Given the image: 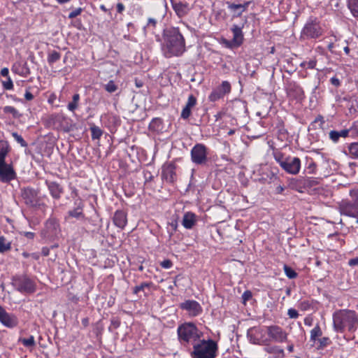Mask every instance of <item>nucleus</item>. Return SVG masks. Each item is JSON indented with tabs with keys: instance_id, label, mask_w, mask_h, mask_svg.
<instances>
[{
	"instance_id": "nucleus-30",
	"label": "nucleus",
	"mask_w": 358,
	"mask_h": 358,
	"mask_svg": "<svg viewBox=\"0 0 358 358\" xmlns=\"http://www.w3.org/2000/svg\"><path fill=\"white\" fill-rule=\"evenodd\" d=\"M172 6L177 15L180 17L185 16L187 13V7L182 3L172 2Z\"/></svg>"
},
{
	"instance_id": "nucleus-64",
	"label": "nucleus",
	"mask_w": 358,
	"mask_h": 358,
	"mask_svg": "<svg viewBox=\"0 0 358 358\" xmlns=\"http://www.w3.org/2000/svg\"><path fill=\"white\" fill-rule=\"evenodd\" d=\"M348 264L350 266H355L358 265V257L351 259L348 262Z\"/></svg>"
},
{
	"instance_id": "nucleus-4",
	"label": "nucleus",
	"mask_w": 358,
	"mask_h": 358,
	"mask_svg": "<svg viewBox=\"0 0 358 358\" xmlns=\"http://www.w3.org/2000/svg\"><path fill=\"white\" fill-rule=\"evenodd\" d=\"M218 351L217 343L213 339L202 337L190 351L192 358H215Z\"/></svg>"
},
{
	"instance_id": "nucleus-16",
	"label": "nucleus",
	"mask_w": 358,
	"mask_h": 358,
	"mask_svg": "<svg viewBox=\"0 0 358 358\" xmlns=\"http://www.w3.org/2000/svg\"><path fill=\"white\" fill-rule=\"evenodd\" d=\"M180 308L182 310H186L192 317H196L203 311L201 306L194 300L185 301L180 304Z\"/></svg>"
},
{
	"instance_id": "nucleus-40",
	"label": "nucleus",
	"mask_w": 358,
	"mask_h": 358,
	"mask_svg": "<svg viewBox=\"0 0 358 358\" xmlns=\"http://www.w3.org/2000/svg\"><path fill=\"white\" fill-rule=\"evenodd\" d=\"M3 111L5 114H11L13 117L18 118L21 116L17 110L11 106H6L3 108Z\"/></svg>"
},
{
	"instance_id": "nucleus-26",
	"label": "nucleus",
	"mask_w": 358,
	"mask_h": 358,
	"mask_svg": "<svg viewBox=\"0 0 358 358\" xmlns=\"http://www.w3.org/2000/svg\"><path fill=\"white\" fill-rule=\"evenodd\" d=\"M243 27V26L240 27L237 24H233L231 27V31L233 33L232 39L234 40V42L236 43V45L241 46L243 43L244 36L242 31Z\"/></svg>"
},
{
	"instance_id": "nucleus-19",
	"label": "nucleus",
	"mask_w": 358,
	"mask_h": 358,
	"mask_svg": "<svg viewBox=\"0 0 358 358\" xmlns=\"http://www.w3.org/2000/svg\"><path fill=\"white\" fill-rule=\"evenodd\" d=\"M45 183L51 196L55 199H59L64 193L63 187L59 183L49 180H45Z\"/></svg>"
},
{
	"instance_id": "nucleus-12",
	"label": "nucleus",
	"mask_w": 358,
	"mask_h": 358,
	"mask_svg": "<svg viewBox=\"0 0 358 358\" xmlns=\"http://www.w3.org/2000/svg\"><path fill=\"white\" fill-rule=\"evenodd\" d=\"M231 86L229 82L222 81L220 85L215 88L208 96V100L211 102H215L230 93Z\"/></svg>"
},
{
	"instance_id": "nucleus-24",
	"label": "nucleus",
	"mask_w": 358,
	"mask_h": 358,
	"mask_svg": "<svg viewBox=\"0 0 358 358\" xmlns=\"http://www.w3.org/2000/svg\"><path fill=\"white\" fill-rule=\"evenodd\" d=\"M113 223L116 227L124 229L127 223V213L122 210H116L113 216Z\"/></svg>"
},
{
	"instance_id": "nucleus-43",
	"label": "nucleus",
	"mask_w": 358,
	"mask_h": 358,
	"mask_svg": "<svg viewBox=\"0 0 358 358\" xmlns=\"http://www.w3.org/2000/svg\"><path fill=\"white\" fill-rule=\"evenodd\" d=\"M283 269L286 276L289 279H294L298 276L297 273L287 264L284 265Z\"/></svg>"
},
{
	"instance_id": "nucleus-57",
	"label": "nucleus",
	"mask_w": 358,
	"mask_h": 358,
	"mask_svg": "<svg viewBox=\"0 0 358 358\" xmlns=\"http://www.w3.org/2000/svg\"><path fill=\"white\" fill-rule=\"evenodd\" d=\"M160 265L164 268H170L173 266V263L170 259H164L160 263Z\"/></svg>"
},
{
	"instance_id": "nucleus-7",
	"label": "nucleus",
	"mask_w": 358,
	"mask_h": 358,
	"mask_svg": "<svg viewBox=\"0 0 358 358\" xmlns=\"http://www.w3.org/2000/svg\"><path fill=\"white\" fill-rule=\"evenodd\" d=\"M11 284L17 292L24 294H33L36 290L35 281L27 275L13 276Z\"/></svg>"
},
{
	"instance_id": "nucleus-62",
	"label": "nucleus",
	"mask_w": 358,
	"mask_h": 358,
	"mask_svg": "<svg viewBox=\"0 0 358 358\" xmlns=\"http://www.w3.org/2000/svg\"><path fill=\"white\" fill-rule=\"evenodd\" d=\"M330 83L331 85H334L335 87H338L341 85V82L339 79L336 77H332L330 79Z\"/></svg>"
},
{
	"instance_id": "nucleus-60",
	"label": "nucleus",
	"mask_w": 358,
	"mask_h": 358,
	"mask_svg": "<svg viewBox=\"0 0 358 358\" xmlns=\"http://www.w3.org/2000/svg\"><path fill=\"white\" fill-rule=\"evenodd\" d=\"M144 178L145 182H150L153 180L154 177L150 171H144Z\"/></svg>"
},
{
	"instance_id": "nucleus-56",
	"label": "nucleus",
	"mask_w": 358,
	"mask_h": 358,
	"mask_svg": "<svg viewBox=\"0 0 358 358\" xmlns=\"http://www.w3.org/2000/svg\"><path fill=\"white\" fill-rule=\"evenodd\" d=\"M287 315L289 317V318L296 319L299 317V313L294 308H289L287 310Z\"/></svg>"
},
{
	"instance_id": "nucleus-23",
	"label": "nucleus",
	"mask_w": 358,
	"mask_h": 358,
	"mask_svg": "<svg viewBox=\"0 0 358 358\" xmlns=\"http://www.w3.org/2000/svg\"><path fill=\"white\" fill-rule=\"evenodd\" d=\"M196 104V98L193 95L190 94L188 97L187 102L185 106L183 108L181 112V117L184 120H187L191 115L192 108Z\"/></svg>"
},
{
	"instance_id": "nucleus-63",
	"label": "nucleus",
	"mask_w": 358,
	"mask_h": 358,
	"mask_svg": "<svg viewBox=\"0 0 358 358\" xmlns=\"http://www.w3.org/2000/svg\"><path fill=\"white\" fill-rule=\"evenodd\" d=\"M24 98L27 101H31L34 99V95L29 92V90H27L24 94Z\"/></svg>"
},
{
	"instance_id": "nucleus-44",
	"label": "nucleus",
	"mask_w": 358,
	"mask_h": 358,
	"mask_svg": "<svg viewBox=\"0 0 358 358\" xmlns=\"http://www.w3.org/2000/svg\"><path fill=\"white\" fill-rule=\"evenodd\" d=\"M104 89L109 93L115 92L117 90V85L113 80H110L104 85Z\"/></svg>"
},
{
	"instance_id": "nucleus-42",
	"label": "nucleus",
	"mask_w": 358,
	"mask_h": 358,
	"mask_svg": "<svg viewBox=\"0 0 358 358\" xmlns=\"http://www.w3.org/2000/svg\"><path fill=\"white\" fill-rule=\"evenodd\" d=\"M18 341L23 344L24 347L31 348L35 345L34 337L33 336H30L29 338H20Z\"/></svg>"
},
{
	"instance_id": "nucleus-51",
	"label": "nucleus",
	"mask_w": 358,
	"mask_h": 358,
	"mask_svg": "<svg viewBox=\"0 0 358 358\" xmlns=\"http://www.w3.org/2000/svg\"><path fill=\"white\" fill-rule=\"evenodd\" d=\"M227 8L231 11L238 13L241 10V8L236 7V6H241V3L236 4L234 3H229V2H227Z\"/></svg>"
},
{
	"instance_id": "nucleus-38",
	"label": "nucleus",
	"mask_w": 358,
	"mask_h": 358,
	"mask_svg": "<svg viewBox=\"0 0 358 358\" xmlns=\"http://www.w3.org/2000/svg\"><path fill=\"white\" fill-rule=\"evenodd\" d=\"M153 285L152 282H143L141 285L133 288V294H138L140 292L144 291L146 288H150Z\"/></svg>"
},
{
	"instance_id": "nucleus-25",
	"label": "nucleus",
	"mask_w": 358,
	"mask_h": 358,
	"mask_svg": "<svg viewBox=\"0 0 358 358\" xmlns=\"http://www.w3.org/2000/svg\"><path fill=\"white\" fill-rule=\"evenodd\" d=\"M11 70L13 73L24 77H27L30 74V70L26 62L15 63Z\"/></svg>"
},
{
	"instance_id": "nucleus-14",
	"label": "nucleus",
	"mask_w": 358,
	"mask_h": 358,
	"mask_svg": "<svg viewBox=\"0 0 358 358\" xmlns=\"http://www.w3.org/2000/svg\"><path fill=\"white\" fill-rule=\"evenodd\" d=\"M16 177V173L11 164L6 162L0 164V182L8 183Z\"/></svg>"
},
{
	"instance_id": "nucleus-28",
	"label": "nucleus",
	"mask_w": 358,
	"mask_h": 358,
	"mask_svg": "<svg viewBox=\"0 0 358 358\" xmlns=\"http://www.w3.org/2000/svg\"><path fill=\"white\" fill-rule=\"evenodd\" d=\"M10 152L9 144L7 141L0 140V164L6 162V157Z\"/></svg>"
},
{
	"instance_id": "nucleus-6",
	"label": "nucleus",
	"mask_w": 358,
	"mask_h": 358,
	"mask_svg": "<svg viewBox=\"0 0 358 358\" xmlns=\"http://www.w3.org/2000/svg\"><path fill=\"white\" fill-rule=\"evenodd\" d=\"M323 34L320 21L317 17H310L305 24L301 32V38L303 40L316 39Z\"/></svg>"
},
{
	"instance_id": "nucleus-11",
	"label": "nucleus",
	"mask_w": 358,
	"mask_h": 358,
	"mask_svg": "<svg viewBox=\"0 0 358 358\" xmlns=\"http://www.w3.org/2000/svg\"><path fill=\"white\" fill-rule=\"evenodd\" d=\"M39 190L27 187L21 189V196L24 203L29 207H38L41 206Z\"/></svg>"
},
{
	"instance_id": "nucleus-9",
	"label": "nucleus",
	"mask_w": 358,
	"mask_h": 358,
	"mask_svg": "<svg viewBox=\"0 0 358 358\" xmlns=\"http://www.w3.org/2000/svg\"><path fill=\"white\" fill-rule=\"evenodd\" d=\"M268 338V344L271 342L285 343L287 342L288 334L281 327L278 325H271L265 327Z\"/></svg>"
},
{
	"instance_id": "nucleus-34",
	"label": "nucleus",
	"mask_w": 358,
	"mask_h": 358,
	"mask_svg": "<svg viewBox=\"0 0 358 358\" xmlns=\"http://www.w3.org/2000/svg\"><path fill=\"white\" fill-rule=\"evenodd\" d=\"M322 335V331L319 324H317L316 326L310 331V341L315 343L319 337Z\"/></svg>"
},
{
	"instance_id": "nucleus-17",
	"label": "nucleus",
	"mask_w": 358,
	"mask_h": 358,
	"mask_svg": "<svg viewBox=\"0 0 358 358\" xmlns=\"http://www.w3.org/2000/svg\"><path fill=\"white\" fill-rule=\"evenodd\" d=\"M0 322L8 328H13L17 326V317L11 313H8L6 310L0 306Z\"/></svg>"
},
{
	"instance_id": "nucleus-49",
	"label": "nucleus",
	"mask_w": 358,
	"mask_h": 358,
	"mask_svg": "<svg viewBox=\"0 0 358 358\" xmlns=\"http://www.w3.org/2000/svg\"><path fill=\"white\" fill-rule=\"evenodd\" d=\"M2 85H3V89L6 90H13V83L10 77L7 78L6 80L2 81Z\"/></svg>"
},
{
	"instance_id": "nucleus-22",
	"label": "nucleus",
	"mask_w": 358,
	"mask_h": 358,
	"mask_svg": "<svg viewBox=\"0 0 358 358\" xmlns=\"http://www.w3.org/2000/svg\"><path fill=\"white\" fill-rule=\"evenodd\" d=\"M50 120L64 129H67L69 127V119L63 113L52 114Z\"/></svg>"
},
{
	"instance_id": "nucleus-13",
	"label": "nucleus",
	"mask_w": 358,
	"mask_h": 358,
	"mask_svg": "<svg viewBox=\"0 0 358 358\" xmlns=\"http://www.w3.org/2000/svg\"><path fill=\"white\" fill-rule=\"evenodd\" d=\"M281 168L289 174L296 175L301 169V159L296 157L287 156Z\"/></svg>"
},
{
	"instance_id": "nucleus-46",
	"label": "nucleus",
	"mask_w": 358,
	"mask_h": 358,
	"mask_svg": "<svg viewBox=\"0 0 358 358\" xmlns=\"http://www.w3.org/2000/svg\"><path fill=\"white\" fill-rule=\"evenodd\" d=\"M317 341L319 343V348H324L331 343V341L328 337H322L321 338H318Z\"/></svg>"
},
{
	"instance_id": "nucleus-54",
	"label": "nucleus",
	"mask_w": 358,
	"mask_h": 358,
	"mask_svg": "<svg viewBox=\"0 0 358 358\" xmlns=\"http://www.w3.org/2000/svg\"><path fill=\"white\" fill-rule=\"evenodd\" d=\"M224 44L225 46L228 48L233 49L234 48L240 47L239 45H236V43L234 42V40L231 39V41L224 39Z\"/></svg>"
},
{
	"instance_id": "nucleus-5",
	"label": "nucleus",
	"mask_w": 358,
	"mask_h": 358,
	"mask_svg": "<svg viewBox=\"0 0 358 358\" xmlns=\"http://www.w3.org/2000/svg\"><path fill=\"white\" fill-rule=\"evenodd\" d=\"M350 196L351 200H342L338 203V210L341 215L358 218V189L350 190Z\"/></svg>"
},
{
	"instance_id": "nucleus-32",
	"label": "nucleus",
	"mask_w": 358,
	"mask_h": 358,
	"mask_svg": "<svg viewBox=\"0 0 358 358\" xmlns=\"http://www.w3.org/2000/svg\"><path fill=\"white\" fill-rule=\"evenodd\" d=\"M11 249V242L4 236H0V253H4Z\"/></svg>"
},
{
	"instance_id": "nucleus-3",
	"label": "nucleus",
	"mask_w": 358,
	"mask_h": 358,
	"mask_svg": "<svg viewBox=\"0 0 358 358\" xmlns=\"http://www.w3.org/2000/svg\"><path fill=\"white\" fill-rule=\"evenodd\" d=\"M178 340L188 350L203 337V333L193 322H185L178 327Z\"/></svg>"
},
{
	"instance_id": "nucleus-15",
	"label": "nucleus",
	"mask_w": 358,
	"mask_h": 358,
	"mask_svg": "<svg viewBox=\"0 0 358 358\" xmlns=\"http://www.w3.org/2000/svg\"><path fill=\"white\" fill-rule=\"evenodd\" d=\"M162 178L163 180L168 183H173L176 180V165L174 163H166L162 166Z\"/></svg>"
},
{
	"instance_id": "nucleus-18",
	"label": "nucleus",
	"mask_w": 358,
	"mask_h": 358,
	"mask_svg": "<svg viewBox=\"0 0 358 358\" xmlns=\"http://www.w3.org/2000/svg\"><path fill=\"white\" fill-rule=\"evenodd\" d=\"M84 206V201L80 198H78L74 201L73 208L68 211V216L78 220H85V215L83 213Z\"/></svg>"
},
{
	"instance_id": "nucleus-47",
	"label": "nucleus",
	"mask_w": 358,
	"mask_h": 358,
	"mask_svg": "<svg viewBox=\"0 0 358 358\" xmlns=\"http://www.w3.org/2000/svg\"><path fill=\"white\" fill-rule=\"evenodd\" d=\"M308 172L309 174H315L317 169V164L313 161V159H310V162L307 166Z\"/></svg>"
},
{
	"instance_id": "nucleus-27",
	"label": "nucleus",
	"mask_w": 358,
	"mask_h": 358,
	"mask_svg": "<svg viewBox=\"0 0 358 358\" xmlns=\"http://www.w3.org/2000/svg\"><path fill=\"white\" fill-rule=\"evenodd\" d=\"M196 222V215L192 212H187L184 214L182 224L187 229H192Z\"/></svg>"
},
{
	"instance_id": "nucleus-53",
	"label": "nucleus",
	"mask_w": 358,
	"mask_h": 358,
	"mask_svg": "<svg viewBox=\"0 0 358 358\" xmlns=\"http://www.w3.org/2000/svg\"><path fill=\"white\" fill-rule=\"evenodd\" d=\"M299 180L296 178H292L289 180L288 185L292 189L298 190Z\"/></svg>"
},
{
	"instance_id": "nucleus-58",
	"label": "nucleus",
	"mask_w": 358,
	"mask_h": 358,
	"mask_svg": "<svg viewBox=\"0 0 358 358\" xmlns=\"http://www.w3.org/2000/svg\"><path fill=\"white\" fill-rule=\"evenodd\" d=\"M352 134L354 136H358V121L355 122L351 126Z\"/></svg>"
},
{
	"instance_id": "nucleus-61",
	"label": "nucleus",
	"mask_w": 358,
	"mask_h": 358,
	"mask_svg": "<svg viewBox=\"0 0 358 358\" xmlns=\"http://www.w3.org/2000/svg\"><path fill=\"white\" fill-rule=\"evenodd\" d=\"M158 123H161L160 119L155 118L152 120V122L150 124V129H155V126L157 125Z\"/></svg>"
},
{
	"instance_id": "nucleus-33",
	"label": "nucleus",
	"mask_w": 358,
	"mask_h": 358,
	"mask_svg": "<svg viewBox=\"0 0 358 358\" xmlns=\"http://www.w3.org/2000/svg\"><path fill=\"white\" fill-rule=\"evenodd\" d=\"M348 154L352 159H358V142L351 143L348 146Z\"/></svg>"
},
{
	"instance_id": "nucleus-37",
	"label": "nucleus",
	"mask_w": 358,
	"mask_h": 358,
	"mask_svg": "<svg viewBox=\"0 0 358 358\" xmlns=\"http://www.w3.org/2000/svg\"><path fill=\"white\" fill-rule=\"evenodd\" d=\"M275 160L278 162L280 167L285 162L287 156L280 150H274L273 152Z\"/></svg>"
},
{
	"instance_id": "nucleus-2",
	"label": "nucleus",
	"mask_w": 358,
	"mask_h": 358,
	"mask_svg": "<svg viewBox=\"0 0 358 358\" xmlns=\"http://www.w3.org/2000/svg\"><path fill=\"white\" fill-rule=\"evenodd\" d=\"M333 327L336 332L343 333L345 329L354 332L358 327V316L354 310H338L333 314Z\"/></svg>"
},
{
	"instance_id": "nucleus-20",
	"label": "nucleus",
	"mask_w": 358,
	"mask_h": 358,
	"mask_svg": "<svg viewBox=\"0 0 358 358\" xmlns=\"http://www.w3.org/2000/svg\"><path fill=\"white\" fill-rule=\"evenodd\" d=\"M287 92L289 96L296 99H302L304 92L302 87L294 81H290L287 85Z\"/></svg>"
},
{
	"instance_id": "nucleus-21",
	"label": "nucleus",
	"mask_w": 358,
	"mask_h": 358,
	"mask_svg": "<svg viewBox=\"0 0 358 358\" xmlns=\"http://www.w3.org/2000/svg\"><path fill=\"white\" fill-rule=\"evenodd\" d=\"M45 229L48 236L53 237L59 231V224L55 217H50L45 222Z\"/></svg>"
},
{
	"instance_id": "nucleus-48",
	"label": "nucleus",
	"mask_w": 358,
	"mask_h": 358,
	"mask_svg": "<svg viewBox=\"0 0 358 358\" xmlns=\"http://www.w3.org/2000/svg\"><path fill=\"white\" fill-rule=\"evenodd\" d=\"M329 138L334 142L337 143L339 141L340 134L338 131L331 130L329 134Z\"/></svg>"
},
{
	"instance_id": "nucleus-59",
	"label": "nucleus",
	"mask_w": 358,
	"mask_h": 358,
	"mask_svg": "<svg viewBox=\"0 0 358 358\" xmlns=\"http://www.w3.org/2000/svg\"><path fill=\"white\" fill-rule=\"evenodd\" d=\"M338 132L340 134V137L347 138L349 136L350 132L352 133L351 127L350 129H348L341 130Z\"/></svg>"
},
{
	"instance_id": "nucleus-50",
	"label": "nucleus",
	"mask_w": 358,
	"mask_h": 358,
	"mask_svg": "<svg viewBox=\"0 0 358 358\" xmlns=\"http://www.w3.org/2000/svg\"><path fill=\"white\" fill-rule=\"evenodd\" d=\"M252 297V294L251 292V291L250 290H246L243 292V294H242V299H243V303L245 304V303L249 301L250 299H251Z\"/></svg>"
},
{
	"instance_id": "nucleus-52",
	"label": "nucleus",
	"mask_w": 358,
	"mask_h": 358,
	"mask_svg": "<svg viewBox=\"0 0 358 358\" xmlns=\"http://www.w3.org/2000/svg\"><path fill=\"white\" fill-rule=\"evenodd\" d=\"M250 3H251V1H245L244 3L241 4V6H238V7L241 8V10L239 12H238V13L236 14V16L237 17L241 16L242 15V13L248 9V8Z\"/></svg>"
},
{
	"instance_id": "nucleus-45",
	"label": "nucleus",
	"mask_w": 358,
	"mask_h": 358,
	"mask_svg": "<svg viewBox=\"0 0 358 358\" xmlns=\"http://www.w3.org/2000/svg\"><path fill=\"white\" fill-rule=\"evenodd\" d=\"M12 136L13 137L15 138V140L20 144V145L22 147H27V142L24 140V138L22 137V136H20V134H18L17 132H13L12 133Z\"/></svg>"
},
{
	"instance_id": "nucleus-10",
	"label": "nucleus",
	"mask_w": 358,
	"mask_h": 358,
	"mask_svg": "<svg viewBox=\"0 0 358 358\" xmlns=\"http://www.w3.org/2000/svg\"><path fill=\"white\" fill-rule=\"evenodd\" d=\"M266 329L261 327H253L250 328L247 332V336L250 342L253 344L268 345V338L266 336Z\"/></svg>"
},
{
	"instance_id": "nucleus-39",
	"label": "nucleus",
	"mask_w": 358,
	"mask_h": 358,
	"mask_svg": "<svg viewBox=\"0 0 358 358\" xmlns=\"http://www.w3.org/2000/svg\"><path fill=\"white\" fill-rule=\"evenodd\" d=\"M90 131H91L92 138L93 140L99 139L103 134L102 129L100 127H99L98 126H96L94 124L91 126Z\"/></svg>"
},
{
	"instance_id": "nucleus-29",
	"label": "nucleus",
	"mask_w": 358,
	"mask_h": 358,
	"mask_svg": "<svg viewBox=\"0 0 358 358\" xmlns=\"http://www.w3.org/2000/svg\"><path fill=\"white\" fill-rule=\"evenodd\" d=\"M267 347L265 348V351L269 354H273L276 355L277 358H283L285 357V352L284 350L280 347L277 345H266Z\"/></svg>"
},
{
	"instance_id": "nucleus-36",
	"label": "nucleus",
	"mask_w": 358,
	"mask_h": 358,
	"mask_svg": "<svg viewBox=\"0 0 358 358\" xmlns=\"http://www.w3.org/2000/svg\"><path fill=\"white\" fill-rule=\"evenodd\" d=\"M348 7L355 17H358V0H348Z\"/></svg>"
},
{
	"instance_id": "nucleus-55",
	"label": "nucleus",
	"mask_w": 358,
	"mask_h": 358,
	"mask_svg": "<svg viewBox=\"0 0 358 358\" xmlns=\"http://www.w3.org/2000/svg\"><path fill=\"white\" fill-rule=\"evenodd\" d=\"M83 11V8H78L73 10H72L69 14V19H73L76 17H77L78 15H80V13H82Z\"/></svg>"
},
{
	"instance_id": "nucleus-8",
	"label": "nucleus",
	"mask_w": 358,
	"mask_h": 358,
	"mask_svg": "<svg viewBox=\"0 0 358 358\" xmlns=\"http://www.w3.org/2000/svg\"><path fill=\"white\" fill-rule=\"evenodd\" d=\"M191 160L196 165H204L208 162V148L202 143H196L191 150Z\"/></svg>"
},
{
	"instance_id": "nucleus-41",
	"label": "nucleus",
	"mask_w": 358,
	"mask_h": 358,
	"mask_svg": "<svg viewBox=\"0 0 358 358\" xmlns=\"http://www.w3.org/2000/svg\"><path fill=\"white\" fill-rule=\"evenodd\" d=\"M61 54L55 50L50 52L48 55V62L49 64H52L57 61L59 60Z\"/></svg>"
},
{
	"instance_id": "nucleus-35",
	"label": "nucleus",
	"mask_w": 358,
	"mask_h": 358,
	"mask_svg": "<svg viewBox=\"0 0 358 358\" xmlns=\"http://www.w3.org/2000/svg\"><path fill=\"white\" fill-rule=\"evenodd\" d=\"M164 14H162V17H159L160 20L163 19ZM159 21V17H149L148 22L144 27V29H155Z\"/></svg>"
},
{
	"instance_id": "nucleus-31",
	"label": "nucleus",
	"mask_w": 358,
	"mask_h": 358,
	"mask_svg": "<svg viewBox=\"0 0 358 358\" xmlns=\"http://www.w3.org/2000/svg\"><path fill=\"white\" fill-rule=\"evenodd\" d=\"M80 94L78 93L74 94L72 97V101L67 105L68 110L72 113H74V111L78 108Z\"/></svg>"
},
{
	"instance_id": "nucleus-1",
	"label": "nucleus",
	"mask_w": 358,
	"mask_h": 358,
	"mask_svg": "<svg viewBox=\"0 0 358 358\" xmlns=\"http://www.w3.org/2000/svg\"><path fill=\"white\" fill-rule=\"evenodd\" d=\"M157 41H162L161 50L166 58L180 57L186 50L185 39L178 27L164 29L162 39L157 36Z\"/></svg>"
}]
</instances>
